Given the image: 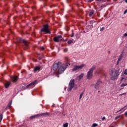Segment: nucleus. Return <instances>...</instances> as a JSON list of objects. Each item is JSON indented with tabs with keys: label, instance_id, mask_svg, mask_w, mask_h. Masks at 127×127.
<instances>
[{
	"label": "nucleus",
	"instance_id": "nucleus-1",
	"mask_svg": "<svg viewBox=\"0 0 127 127\" xmlns=\"http://www.w3.org/2000/svg\"><path fill=\"white\" fill-rule=\"evenodd\" d=\"M65 61L66 64H63L61 62H59L57 63L54 64L53 66V69L54 71H55L56 73H58V74H62L65 70H66L67 67H68V65H70V60L68 57H65Z\"/></svg>",
	"mask_w": 127,
	"mask_h": 127
},
{
	"label": "nucleus",
	"instance_id": "nucleus-2",
	"mask_svg": "<svg viewBox=\"0 0 127 127\" xmlns=\"http://www.w3.org/2000/svg\"><path fill=\"white\" fill-rule=\"evenodd\" d=\"M122 73V69L120 67H117L116 69L114 71L113 69H112L110 71V74L111 76V78L112 80H116V79H118V77H119V75Z\"/></svg>",
	"mask_w": 127,
	"mask_h": 127
},
{
	"label": "nucleus",
	"instance_id": "nucleus-3",
	"mask_svg": "<svg viewBox=\"0 0 127 127\" xmlns=\"http://www.w3.org/2000/svg\"><path fill=\"white\" fill-rule=\"evenodd\" d=\"M96 66H92L89 70V71L87 72V79H92L93 78V71L94 69H95Z\"/></svg>",
	"mask_w": 127,
	"mask_h": 127
},
{
	"label": "nucleus",
	"instance_id": "nucleus-4",
	"mask_svg": "<svg viewBox=\"0 0 127 127\" xmlns=\"http://www.w3.org/2000/svg\"><path fill=\"white\" fill-rule=\"evenodd\" d=\"M49 113L37 114V115L31 116L30 119H31V120H33V119H36V118H39V117H45V116H49Z\"/></svg>",
	"mask_w": 127,
	"mask_h": 127
},
{
	"label": "nucleus",
	"instance_id": "nucleus-5",
	"mask_svg": "<svg viewBox=\"0 0 127 127\" xmlns=\"http://www.w3.org/2000/svg\"><path fill=\"white\" fill-rule=\"evenodd\" d=\"M75 84V80L74 79H71L69 83L68 87L67 89V91L70 92L73 88H74Z\"/></svg>",
	"mask_w": 127,
	"mask_h": 127
},
{
	"label": "nucleus",
	"instance_id": "nucleus-6",
	"mask_svg": "<svg viewBox=\"0 0 127 127\" xmlns=\"http://www.w3.org/2000/svg\"><path fill=\"white\" fill-rule=\"evenodd\" d=\"M83 67H85V64H81L80 65H74L72 71H77V70H80L82 69Z\"/></svg>",
	"mask_w": 127,
	"mask_h": 127
},
{
	"label": "nucleus",
	"instance_id": "nucleus-7",
	"mask_svg": "<svg viewBox=\"0 0 127 127\" xmlns=\"http://www.w3.org/2000/svg\"><path fill=\"white\" fill-rule=\"evenodd\" d=\"M41 31H43V32H46V33H50L48 27V24L45 25L43 28L41 29Z\"/></svg>",
	"mask_w": 127,
	"mask_h": 127
},
{
	"label": "nucleus",
	"instance_id": "nucleus-8",
	"mask_svg": "<svg viewBox=\"0 0 127 127\" xmlns=\"http://www.w3.org/2000/svg\"><path fill=\"white\" fill-rule=\"evenodd\" d=\"M54 41L55 42H59L62 41V36L59 35L54 38Z\"/></svg>",
	"mask_w": 127,
	"mask_h": 127
},
{
	"label": "nucleus",
	"instance_id": "nucleus-9",
	"mask_svg": "<svg viewBox=\"0 0 127 127\" xmlns=\"http://www.w3.org/2000/svg\"><path fill=\"white\" fill-rule=\"evenodd\" d=\"M37 84V80H35L33 82L30 83L27 86V88H32L34 86H35Z\"/></svg>",
	"mask_w": 127,
	"mask_h": 127
},
{
	"label": "nucleus",
	"instance_id": "nucleus-10",
	"mask_svg": "<svg viewBox=\"0 0 127 127\" xmlns=\"http://www.w3.org/2000/svg\"><path fill=\"white\" fill-rule=\"evenodd\" d=\"M100 84H102V81L100 80H98L95 86V89H96V90H98L99 88H100Z\"/></svg>",
	"mask_w": 127,
	"mask_h": 127
},
{
	"label": "nucleus",
	"instance_id": "nucleus-11",
	"mask_svg": "<svg viewBox=\"0 0 127 127\" xmlns=\"http://www.w3.org/2000/svg\"><path fill=\"white\" fill-rule=\"evenodd\" d=\"M11 79L12 80V82H13V83H15V82H17V80H18V77L17 76H14L11 78Z\"/></svg>",
	"mask_w": 127,
	"mask_h": 127
},
{
	"label": "nucleus",
	"instance_id": "nucleus-12",
	"mask_svg": "<svg viewBox=\"0 0 127 127\" xmlns=\"http://www.w3.org/2000/svg\"><path fill=\"white\" fill-rule=\"evenodd\" d=\"M9 85H10V82H8V81H7V82L5 83V84H4L5 88H8V87H9Z\"/></svg>",
	"mask_w": 127,
	"mask_h": 127
},
{
	"label": "nucleus",
	"instance_id": "nucleus-13",
	"mask_svg": "<svg viewBox=\"0 0 127 127\" xmlns=\"http://www.w3.org/2000/svg\"><path fill=\"white\" fill-rule=\"evenodd\" d=\"M34 72H37V71H40V67L39 66H36L34 69Z\"/></svg>",
	"mask_w": 127,
	"mask_h": 127
},
{
	"label": "nucleus",
	"instance_id": "nucleus-14",
	"mask_svg": "<svg viewBox=\"0 0 127 127\" xmlns=\"http://www.w3.org/2000/svg\"><path fill=\"white\" fill-rule=\"evenodd\" d=\"M84 77V73H81L78 77L77 79L78 80H80Z\"/></svg>",
	"mask_w": 127,
	"mask_h": 127
},
{
	"label": "nucleus",
	"instance_id": "nucleus-15",
	"mask_svg": "<svg viewBox=\"0 0 127 127\" xmlns=\"http://www.w3.org/2000/svg\"><path fill=\"white\" fill-rule=\"evenodd\" d=\"M126 86H127V79H125V83H123L121 87H126Z\"/></svg>",
	"mask_w": 127,
	"mask_h": 127
},
{
	"label": "nucleus",
	"instance_id": "nucleus-16",
	"mask_svg": "<svg viewBox=\"0 0 127 127\" xmlns=\"http://www.w3.org/2000/svg\"><path fill=\"white\" fill-rule=\"evenodd\" d=\"M11 102H9L8 106L7 107V109H9L10 108V107H11Z\"/></svg>",
	"mask_w": 127,
	"mask_h": 127
},
{
	"label": "nucleus",
	"instance_id": "nucleus-17",
	"mask_svg": "<svg viewBox=\"0 0 127 127\" xmlns=\"http://www.w3.org/2000/svg\"><path fill=\"white\" fill-rule=\"evenodd\" d=\"M22 42L25 44V46H27V45H28V44H27V42H26V40H23Z\"/></svg>",
	"mask_w": 127,
	"mask_h": 127
},
{
	"label": "nucleus",
	"instance_id": "nucleus-18",
	"mask_svg": "<svg viewBox=\"0 0 127 127\" xmlns=\"http://www.w3.org/2000/svg\"><path fill=\"white\" fill-rule=\"evenodd\" d=\"M73 40H69L68 41L67 43L68 44H72V43H73Z\"/></svg>",
	"mask_w": 127,
	"mask_h": 127
},
{
	"label": "nucleus",
	"instance_id": "nucleus-19",
	"mask_svg": "<svg viewBox=\"0 0 127 127\" xmlns=\"http://www.w3.org/2000/svg\"><path fill=\"white\" fill-rule=\"evenodd\" d=\"M69 124L68 123H66L65 124H64L63 125L64 127H68V125Z\"/></svg>",
	"mask_w": 127,
	"mask_h": 127
},
{
	"label": "nucleus",
	"instance_id": "nucleus-20",
	"mask_svg": "<svg viewBox=\"0 0 127 127\" xmlns=\"http://www.w3.org/2000/svg\"><path fill=\"white\" fill-rule=\"evenodd\" d=\"M94 14V11H91L89 13V16H92Z\"/></svg>",
	"mask_w": 127,
	"mask_h": 127
},
{
	"label": "nucleus",
	"instance_id": "nucleus-21",
	"mask_svg": "<svg viewBox=\"0 0 127 127\" xmlns=\"http://www.w3.org/2000/svg\"><path fill=\"white\" fill-rule=\"evenodd\" d=\"M84 94V92H82L79 96V100H81V99H82V97H83V94Z\"/></svg>",
	"mask_w": 127,
	"mask_h": 127
},
{
	"label": "nucleus",
	"instance_id": "nucleus-22",
	"mask_svg": "<svg viewBox=\"0 0 127 127\" xmlns=\"http://www.w3.org/2000/svg\"><path fill=\"white\" fill-rule=\"evenodd\" d=\"M92 127H98V124L94 123L92 125Z\"/></svg>",
	"mask_w": 127,
	"mask_h": 127
},
{
	"label": "nucleus",
	"instance_id": "nucleus-23",
	"mask_svg": "<svg viewBox=\"0 0 127 127\" xmlns=\"http://www.w3.org/2000/svg\"><path fill=\"white\" fill-rule=\"evenodd\" d=\"M2 120V115H0V123L1 122V120Z\"/></svg>",
	"mask_w": 127,
	"mask_h": 127
},
{
	"label": "nucleus",
	"instance_id": "nucleus-24",
	"mask_svg": "<svg viewBox=\"0 0 127 127\" xmlns=\"http://www.w3.org/2000/svg\"><path fill=\"white\" fill-rule=\"evenodd\" d=\"M124 74H125V75H127V69H125Z\"/></svg>",
	"mask_w": 127,
	"mask_h": 127
},
{
	"label": "nucleus",
	"instance_id": "nucleus-25",
	"mask_svg": "<svg viewBox=\"0 0 127 127\" xmlns=\"http://www.w3.org/2000/svg\"><path fill=\"white\" fill-rule=\"evenodd\" d=\"M64 52H67V51H68V49H64Z\"/></svg>",
	"mask_w": 127,
	"mask_h": 127
},
{
	"label": "nucleus",
	"instance_id": "nucleus-26",
	"mask_svg": "<svg viewBox=\"0 0 127 127\" xmlns=\"http://www.w3.org/2000/svg\"><path fill=\"white\" fill-rule=\"evenodd\" d=\"M121 118V116H117L115 118V120H118V119Z\"/></svg>",
	"mask_w": 127,
	"mask_h": 127
},
{
	"label": "nucleus",
	"instance_id": "nucleus-27",
	"mask_svg": "<svg viewBox=\"0 0 127 127\" xmlns=\"http://www.w3.org/2000/svg\"><path fill=\"white\" fill-rule=\"evenodd\" d=\"M105 29V28L102 27L100 29V31H103V30H104Z\"/></svg>",
	"mask_w": 127,
	"mask_h": 127
},
{
	"label": "nucleus",
	"instance_id": "nucleus-28",
	"mask_svg": "<svg viewBox=\"0 0 127 127\" xmlns=\"http://www.w3.org/2000/svg\"><path fill=\"white\" fill-rule=\"evenodd\" d=\"M127 9H126V10L124 11V14H126V13H127Z\"/></svg>",
	"mask_w": 127,
	"mask_h": 127
},
{
	"label": "nucleus",
	"instance_id": "nucleus-29",
	"mask_svg": "<svg viewBox=\"0 0 127 127\" xmlns=\"http://www.w3.org/2000/svg\"><path fill=\"white\" fill-rule=\"evenodd\" d=\"M106 120V117H104L102 118V121H105Z\"/></svg>",
	"mask_w": 127,
	"mask_h": 127
},
{
	"label": "nucleus",
	"instance_id": "nucleus-30",
	"mask_svg": "<svg viewBox=\"0 0 127 127\" xmlns=\"http://www.w3.org/2000/svg\"><path fill=\"white\" fill-rule=\"evenodd\" d=\"M125 115L126 117H127V112H125Z\"/></svg>",
	"mask_w": 127,
	"mask_h": 127
},
{
	"label": "nucleus",
	"instance_id": "nucleus-31",
	"mask_svg": "<svg viewBox=\"0 0 127 127\" xmlns=\"http://www.w3.org/2000/svg\"><path fill=\"white\" fill-rule=\"evenodd\" d=\"M74 36V33H72L71 35V37H73Z\"/></svg>",
	"mask_w": 127,
	"mask_h": 127
},
{
	"label": "nucleus",
	"instance_id": "nucleus-32",
	"mask_svg": "<svg viewBox=\"0 0 127 127\" xmlns=\"http://www.w3.org/2000/svg\"><path fill=\"white\" fill-rule=\"evenodd\" d=\"M124 36L127 37V33L124 34Z\"/></svg>",
	"mask_w": 127,
	"mask_h": 127
},
{
	"label": "nucleus",
	"instance_id": "nucleus-33",
	"mask_svg": "<svg viewBox=\"0 0 127 127\" xmlns=\"http://www.w3.org/2000/svg\"><path fill=\"white\" fill-rule=\"evenodd\" d=\"M93 0H88V1H89V2H91V1H93Z\"/></svg>",
	"mask_w": 127,
	"mask_h": 127
},
{
	"label": "nucleus",
	"instance_id": "nucleus-34",
	"mask_svg": "<svg viewBox=\"0 0 127 127\" xmlns=\"http://www.w3.org/2000/svg\"><path fill=\"white\" fill-rule=\"evenodd\" d=\"M41 50H44V47H42L41 48Z\"/></svg>",
	"mask_w": 127,
	"mask_h": 127
},
{
	"label": "nucleus",
	"instance_id": "nucleus-35",
	"mask_svg": "<svg viewBox=\"0 0 127 127\" xmlns=\"http://www.w3.org/2000/svg\"><path fill=\"white\" fill-rule=\"evenodd\" d=\"M124 79H125V78L122 77V79H121L122 81H123V80H124Z\"/></svg>",
	"mask_w": 127,
	"mask_h": 127
},
{
	"label": "nucleus",
	"instance_id": "nucleus-36",
	"mask_svg": "<svg viewBox=\"0 0 127 127\" xmlns=\"http://www.w3.org/2000/svg\"><path fill=\"white\" fill-rule=\"evenodd\" d=\"M123 95H126V93H123L121 95L123 96Z\"/></svg>",
	"mask_w": 127,
	"mask_h": 127
},
{
	"label": "nucleus",
	"instance_id": "nucleus-37",
	"mask_svg": "<svg viewBox=\"0 0 127 127\" xmlns=\"http://www.w3.org/2000/svg\"><path fill=\"white\" fill-rule=\"evenodd\" d=\"M98 1H100L101 0H97Z\"/></svg>",
	"mask_w": 127,
	"mask_h": 127
},
{
	"label": "nucleus",
	"instance_id": "nucleus-38",
	"mask_svg": "<svg viewBox=\"0 0 127 127\" xmlns=\"http://www.w3.org/2000/svg\"><path fill=\"white\" fill-rule=\"evenodd\" d=\"M125 2H126V3H127V0H126Z\"/></svg>",
	"mask_w": 127,
	"mask_h": 127
},
{
	"label": "nucleus",
	"instance_id": "nucleus-39",
	"mask_svg": "<svg viewBox=\"0 0 127 127\" xmlns=\"http://www.w3.org/2000/svg\"><path fill=\"white\" fill-rule=\"evenodd\" d=\"M120 59L118 60V62H120Z\"/></svg>",
	"mask_w": 127,
	"mask_h": 127
},
{
	"label": "nucleus",
	"instance_id": "nucleus-40",
	"mask_svg": "<svg viewBox=\"0 0 127 127\" xmlns=\"http://www.w3.org/2000/svg\"><path fill=\"white\" fill-rule=\"evenodd\" d=\"M122 110H124V108H122Z\"/></svg>",
	"mask_w": 127,
	"mask_h": 127
},
{
	"label": "nucleus",
	"instance_id": "nucleus-41",
	"mask_svg": "<svg viewBox=\"0 0 127 127\" xmlns=\"http://www.w3.org/2000/svg\"><path fill=\"white\" fill-rule=\"evenodd\" d=\"M123 112H125V110L123 111Z\"/></svg>",
	"mask_w": 127,
	"mask_h": 127
}]
</instances>
